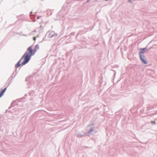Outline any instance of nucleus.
<instances>
[{
    "label": "nucleus",
    "mask_w": 157,
    "mask_h": 157,
    "mask_svg": "<svg viewBox=\"0 0 157 157\" xmlns=\"http://www.w3.org/2000/svg\"><path fill=\"white\" fill-rule=\"evenodd\" d=\"M36 39V37L35 36L33 37V40H35Z\"/></svg>",
    "instance_id": "6"
},
{
    "label": "nucleus",
    "mask_w": 157,
    "mask_h": 157,
    "mask_svg": "<svg viewBox=\"0 0 157 157\" xmlns=\"http://www.w3.org/2000/svg\"><path fill=\"white\" fill-rule=\"evenodd\" d=\"M20 61H19V62L17 63L16 65V67L17 68H18L21 65L20 64Z\"/></svg>",
    "instance_id": "5"
},
{
    "label": "nucleus",
    "mask_w": 157,
    "mask_h": 157,
    "mask_svg": "<svg viewBox=\"0 0 157 157\" xmlns=\"http://www.w3.org/2000/svg\"><path fill=\"white\" fill-rule=\"evenodd\" d=\"M39 48L38 45H36L34 49H33L32 46L28 48L26 52L23 56L21 60L24 59V61L22 63V65H24L27 63L30 59L32 55H34L36 53V51Z\"/></svg>",
    "instance_id": "1"
},
{
    "label": "nucleus",
    "mask_w": 157,
    "mask_h": 157,
    "mask_svg": "<svg viewBox=\"0 0 157 157\" xmlns=\"http://www.w3.org/2000/svg\"><path fill=\"white\" fill-rule=\"evenodd\" d=\"M145 49H146V48H144L141 49H140V52L139 53L140 56V55H143V54L144 53V50Z\"/></svg>",
    "instance_id": "4"
},
{
    "label": "nucleus",
    "mask_w": 157,
    "mask_h": 157,
    "mask_svg": "<svg viewBox=\"0 0 157 157\" xmlns=\"http://www.w3.org/2000/svg\"><path fill=\"white\" fill-rule=\"evenodd\" d=\"M140 57L143 62L144 64H146L147 63V62L144 59V55H140Z\"/></svg>",
    "instance_id": "2"
},
{
    "label": "nucleus",
    "mask_w": 157,
    "mask_h": 157,
    "mask_svg": "<svg viewBox=\"0 0 157 157\" xmlns=\"http://www.w3.org/2000/svg\"><path fill=\"white\" fill-rule=\"evenodd\" d=\"M6 88H5L1 92H0V98L3 96L4 93L6 90Z\"/></svg>",
    "instance_id": "3"
}]
</instances>
